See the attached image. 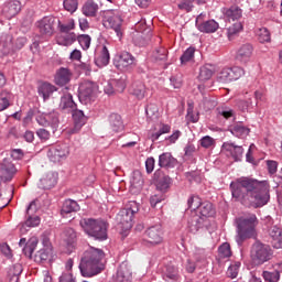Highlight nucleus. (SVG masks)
Listing matches in <instances>:
<instances>
[{"label": "nucleus", "instance_id": "nucleus-1", "mask_svg": "<svg viewBox=\"0 0 282 282\" xmlns=\"http://www.w3.org/2000/svg\"><path fill=\"white\" fill-rule=\"evenodd\" d=\"M232 198L243 206L261 208L270 202V183L241 177L230 183Z\"/></svg>", "mask_w": 282, "mask_h": 282}, {"label": "nucleus", "instance_id": "nucleus-2", "mask_svg": "<svg viewBox=\"0 0 282 282\" xmlns=\"http://www.w3.org/2000/svg\"><path fill=\"white\" fill-rule=\"evenodd\" d=\"M102 259H105V251L89 247L80 259L79 270L82 276L91 278L100 274L105 270V264L101 262Z\"/></svg>", "mask_w": 282, "mask_h": 282}, {"label": "nucleus", "instance_id": "nucleus-3", "mask_svg": "<svg viewBox=\"0 0 282 282\" xmlns=\"http://www.w3.org/2000/svg\"><path fill=\"white\" fill-rule=\"evenodd\" d=\"M237 236L236 242L238 246L245 242L246 239H252L257 237V226H259V219L257 215L249 214L236 219Z\"/></svg>", "mask_w": 282, "mask_h": 282}, {"label": "nucleus", "instance_id": "nucleus-4", "mask_svg": "<svg viewBox=\"0 0 282 282\" xmlns=\"http://www.w3.org/2000/svg\"><path fill=\"white\" fill-rule=\"evenodd\" d=\"M79 225L88 237H93L96 241H107V230H109V224L107 221L95 218H83Z\"/></svg>", "mask_w": 282, "mask_h": 282}, {"label": "nucleus", "instance_id": "nucleus-5", "mask_svg": "<svg viewBox=\"0 0 282 282\" xmlns=\"http://www.w3.org/2000/svg\"><path fill=\"white\" fill-rule=\"evenodd\" d=\"M140 210V205L135 200L129 202L126 208L117 215V221L123 230L133 228V216Z\"/></svg>", "mask_w": 282, "mask_h": 282}, {"label": "nucleus", "instance_id": "nucleus-6", "mask_svg": "<svg viewBox=\"0 0 282 282\" xmlns=\"http://www.w3.org/2000/svg\"><path fill=\"white\" fill-rule=\"evenodd\" d=\"M96 96H98V84L84 80L80 83L78 88V98L82 105H89L96 100Z\"/></svg>", "mask_w": 282, "mask_h": 282}, {"label": "nucleus", "instance_id": "nucleus-7", "mask_svg": "<svg viewBox=\"0 0 282 282\" xmlns=\"http://www.w3.org/2000/svg\"><path fill=\"white\" fill-rule=\"evenodd\" d=\"M272 248L270 245L262 243L261 241H256L251 248V258L254 263L258 265H263V263L270 261L272 259Z\"/></svg>", "mask_w": 282, "mask_h": 282}, {"label": "nucleus", "instance_id": "nucleus-8", "mask_svg": "<svg viewBox=\"0 0 282 282\" xmlns=\"http://www.w3.org/2000/svg\"><path fill=\"white\" fill-rule=\"evenodd\" d=\"M162 235V225H154L145 230L143 241L148 246H160L164 239Z\"/></svg>", "mask_w": 282, "mask_h": 282}, {"label": "nucleus", "instance_id": "nucleus-9", "mask_svg": "<svg viewBox=\"0 0 282 282\" xmlns=\"http://www.w3.org/2000/svg\"><path fill=\"white\" fill-rule=\"evenodd\" d=\"M113 65L115 67H117V69H120L121 72H127V69H131V67H134L135 57L129 52H122L115 57Z\"/></svg>", "mask_w": 282, "mask_h": 282}, {"label": "nucleus", "instance_id": "nucleus-10", "mask_svg": "<svg viewBox=\"0 0 282 282\" xmlns=\"http://www.w3.org/2000/svg\"><path fill=\"white\" fill-rule=\"evenodd\" d=\"M56 19L52 15L44 17L36 22V28L42 36H52L54 34V23Z\"/></svg>", "mask_w": 282, "mask_h": 282}, {"label": "nucleus", "instance_id": "nucleus-11", "mask_svg": "<svg viewBox=\"0 0 282 282\" xmlns=\"http://www.w3.org/2000/svg\"><path fill=\"white\" fill-rule=\"evenodd\" d=\"M196 28L205 34H213L219 30V23L215 20L202 21V14L196 18Z\"/></svg>", "mask_w": 282, "mask_h": 282}, {"label": "nucleus", "instance_id": "nucleus-12", "mask_svg": "<svg viewBox=\"0 0 282 282\" xmlns=\"http://www.w3.org/2000/svg\"><path fill=\"white\" fill-rule=\"evenodd\" d=\"M21 12V2L19 0H13L10 2H6L2 6V14L6 19H14L17 14Z\"/></svg>", "mask_w": 282, "mask_h": 282}, {"label": "nucleus", "instance_id": "nucleus-13", "mask_svg": "<svg viewBox=\"0 0 282 282\" xmlns=\"http://www.w3.org/2000/svg\"><path fill=\"white\" fill-rule=\"evenodd\" d=\"M58 182V174L54 172L46 173L43 177L40 178L37 186L43 191H50L56 186Z\"/></svg>", "mask_w": 282, "mask_h": 282}, {"label": "nucleus", "instance_id": "nucleus-14", "mask_svg": "<svg viewBox=\"0 0 282 282\" xmlns=\"http://www.w3.org/2000/svg\"><path fill=\"white\" fill-rule=\"evenodd\" d=\"M0 173L3 182H10L17 173V167H14V164H12L8 159H4L0 164Z\"/></svg>", "mask_w": 282, "mask_h": 282}, {"label": "nucleus", "instance_id": "nucleus-15", "mask_svg": "<svg viewBox=\"0 0 282 282\" xmlns=\"http://www.w3.org/2000/svg\"><path fill=\"white\" fill-rule=\"evenodd\" d=\"M67 155H69V148L67 145H58L47 152L51 162H61L62 158H67Z\"/></svg>", "mask_w": 282, "mask_h": 282}, {"label": "nucleus", "instance_id": "nucleus-16", "mask_svg": "<svg viewBox=\"0 0 282 282\" xmlns=\"http://www.w3.org/2000/svg\"><path fill=\"white\" fill-rule=\"evenodd\" d=\"M223 149L224 151L230 153L236 162H239L241 158H243V148L241 145H236L231 142H225L223 144Z\"/></svg>", "mask_w": 282, "mask_h": 282}, {"label": "nucleus", "instance_id": "nucleus-17", "mask_svg": "<svg viewBox=\"0 0 282 282\" xmlns=\"http://www.w3.org/2000/svg\"><path fill=\"white\" fill-rule=\"evenodd\" d=\"M252 52H254V48L251 44H242L237 52L236 58L240 63H248L252 58Z\"/></svg>", "mask_w": 282, "mask_h": 282}, {"label": "nucleus", "instance_id": "nucleus-18", "mask_svg": "<svg viewBox=\"0 0 282 282\" xmlns=\"http://www.w3.org/2000/svg\"><path fill=\"white\" fill-rule=\"evenodd\" d=\"M73 120H74V130L73 133H76V131H80V128L85 127L87 123V116H85V112L80 109L75 108L72 112Z\"/></svg>", "mask_w": 282, "mask_h": 282}, {"label": "nucleus", "instance_id": "nucleus-19", "mask_svg": "<svg viewBox=\"0 0 282 282\" xmlns=\"http://www.w3.org/2000/svg\"><path fill=\"white\" fill-rule=\"evenodd\" d=\"M159 166L161 169H175L177 166V159L173 158L171 152H164L159 156Z\"/></svg>", "mask_w": 282, "mask_h": 282}, {"label": "nucleus", "instance_id": "nucleus-20", "mask_svg": "<svg viewBox=\"0 0 282 282\" xmlns=\"http://www.w3.org/2000/svg\"><path fill=\"white\" fill-rule=\"evenodd\" d=\"M228 131H230V133L236 138H241V139L248 138V135L250 134V129L241 122H237L229 126Z\"/></svg>", "mask_w": 282, "mask_h": 282}, {"label": "nucleus", "instance_id": "nucleus-21", "mask_svg": "<svg viewBox=\"0 0 282 282\" xmlns=\"http://www.w3.org/2000/svg\"><path fill=\"white\" fill-rule=\"evenodd\" d=\"M69 80H72V72L68 68L61 67L55 74V83L59 87H65Z\"/></svg>", "mask_w": 282, "mask_h": 282}, {"label": "nucleus", "instance_id": "nucleus-22", "mask_svg": "<svg viewBox=\"0 0 282 282\" xmlns=\"http://www.w3.org/2000/svg\"><path fill=\"white\" fill-rule=\"evenodd\" d=\"M59 109L66 113H72L76 109V102L72 94H66L61 98Z\"/></svg>", "mask_w": 282, "mask_h": 282}, {"label": "nucleus", "instance_id": "nucleus-23", "mask_svg": "<svg viewBox=\"0 0 282 282\" xmlns=\"http://www.w3.org/2000/svg\"><path fill=\"white\" fill-rule=\"evenodd\" d=\"M269 236L271 237V243L273 248H282V229L279 226H272L269 229Z\"/></svg>", "mask_w": 282, "mask_h": 282}, {"label": "nucleus", "instance_id": "nucleus-24", "mask_svg": "<svg viewBox=\"0 0 282 282\" xmlns=\"http://www.w3.org/2000/svg\"><path fill=\"white\" fill-rule=\"evenodd\" d=\"M130 94L138 98V100H142L147 96V86L141 80H137L131 85Z\"/></svg>", "mask_w": 282, "mask_h": 282}, {"label": "nucleus", "instance_id": "nucleus-25", "mask_svg": "<svg viewBox=\"0 0 282 282\" xmlns=\"http://www.w3.org/2000/svg\"><path fill=\"white\" fill-rule=\"evenodd\" d=\"M33 214H26V220L20 224V232L25 235L28 228H36L41 224V218L39 216H32Z\"/></svg>", "mask_w": 282, "mask_h": 282}, {"label": "nucleus", "instance_id": "nucleus-26", "mask_svg": "<svg viewBox=\"0 0 282 282\" xmlns=\"http://www.w3.org/2000/svg\"><path fill=\"white\" fill-rule=\"evenodd\" d=\"M163 279L166 282L180 281V270L173 264L166 265L163 271Z\"/></svg>", "mask_w": 282, "mask_h": 282}, {"label": "nucleus", "instance_id": "nucleus-27", "mask_svg": "<svg viewBox=\"0 0 282 282\" xmlns=\"http://www.w3.org/2000/svg\"><path fill=\"white\" fill-rule=\"evenodd\" d=\"M130 184L131 193H140V191H142V186H144V180L142 178V174L140 172H133Z\"/></svg>", "mask_w": 282, "mask_h": 282}, {"label": "nucleus", "instance_id": "nucleus-28", "mask_svg": "<svg viewBox=\"0 0 282 282\" xmlns=\"http://www.w3.org/2000/svg\"><path fill=\"white\" fill-rule=\"evenodd\" d=\"M109 127L112 133H120L124 129V123H122V117L118 113H112L109 116Z\"/></svg>", "mask_w": 282, "mask_h": 282}, {"label": "nucleus", "instance_id": "nucleus-29", "mask_svg": "<svg viewBox=\"0 0 282 282\" xmlns=\"http://www.w3.org/2000/svg\"><path fill=\"white\" fill-rule=\"evenodd\" d=\"M206 226V218L199 216V215H194L192 218L188 220V228L189 231L195 235L196 232L199 231V229Z\"/></svg>", "mask_w": 282, "mask_h": 282}, {"label": "nucleus", "instance_id": "nucleus-30", "mask_svg": "<svg viewBox=\"0 0 282 282\" xmlns=\"http://www.w3.org/2000/svg\"><path fill=\"white\" fill-rule=\"evenodd\" d=\"M117 282H131V269L126 262L121 263L118 268Z\"/></svg>", "mask_w": 282, "mask_h": 282}, {"label": "nucleus", "instance_id": "nucleus-31", "mask_svg": "<svg viewBox=\"0 0 282 282\" xmlns=\"http://www.w3.org/2000/svg\"><path fill=\"white\" fill-rule=\"evenodd\" d=\"M76 33H58L56 37L57 45H63L64 47H69L73 43H76Z\"/></svg>", "mask_w": 282, "mask_h": 282}, {"label": "nucleus", "instance_id": "nucleus-32", "mask_svg": "<svg viewBox=\"0 0 282 282\" xmlns=\"http://www.w3.org/2000/svg\"><path fill=\"white\" fill-rule=\"evenodd\" d=\"M221 12L227 21H239L242 14L239 7L224 8Z\"/></svg>", "mask_w": 282, "mask_h": 282}, {"label": "nucleus", "instance_id": "nucleus-33", "mask_svg": "<svg viewBox=\"0 0 282 282\" xmlns=\"http://www.w3.org/2000/svg\"><path fill=\"white\" fill-rule=\"evenodd\" d=\"M54 91H57L56 86L50 84V83H43L42 85L39 86L37 88V94L39 96L43 97V100H50L52 94Z\"/></svg>", "mask_w": 282, "mask_h": 282}, {"label": "nucleus", "instance_id": "nucleus-34", "mask_svg": "<svg viewBox=\"0 0 282 282\" xmlns=\"http://www.w3.org/2000/svg\"><path fill=\"white\" fill-rule=\"evenodd\" d=\"M34 261L35 263H50L52 261V249L46 248L37 251L34 256Z\"/></svg>", "mask_w": 282, "mask_h": 282}, {"label": "nucleus", "instance_id": "nucleus-35", "mask_svg": "<svg viewBox=\"0 0 282 282\" xmlns=\"http://www.w3.org/2000/svg\"><path fill=\"white\" fill-rule=\"evenodd\" d=\"M80 206L74 199H66L62 206V215H69V213H78Z\"/></svg>", "mask_w": 282, "mask_h": 282}, {"label": "nucleus", "instance_id": "nucleus-36", "mask_svg": "<svg viewBox=\"0 0 282 282\" xmlns=\"http://www.w3.org/2000/svg\"><path fill=\"white\" fill-rule=\"evenodd\" d=\"M62 239L68 248H74L76 243V231L72 228H66L62 234Z\"/></svg>", "mask_w": 282, "mask_h": 282}, {"label": "nucleus", "instance_id": "nucleus-37", "mask_svg": "<svg viewBox=\"0 0 282 282\" xmlns=\"http://www.w3.org/2000/svg\"><path fill=\"white\" fill-rule=\"evenodd\" d=\"M215 74V66L207 64L200 67L198 79L202 82L210 80Z\"/></svg>", "mask_w": 282, "mask_h": 282}, {"label": "nucleus", "instance_id": "nucleus-38", "mask_svg": "<svg viewBox=\"0 0 282 282\" xmlns=\"http://www.w3.org/2000/svg\"><path fill=\"white\" fill-rule=\"evenodd\" d=\"M110 28L116 32L118 39H122V19L115 15L108 20Z\"/></svg>", "mask_w": 282, "mask_h": 282}, {"label": "nucleus", "instance_id": "nucleus-39", "mask_svg": "<svg viewBox=\"0 0 282 282\" xmlns=\"http://www.w3.org/2000/svg\"><path fill=\"white\" fill-rule=\"evenodd\" d=\"M98 10V3L94 2V0H87L83 7V14L85 17H96Z\"/></svg>", "mask_w": 282, "mask_h": 282}, {"label": "nucleus", "instance_id": "nucleus-40", "mask_svg": "<svg viewBox=\"0 0 282 282\" xmlns=\"http://www.w3.org/2000/svg\"><path fill=\"white\" fill-rule=\"evenodd\" d=\"M110 55H109V48H107L105 45L101 48V54L100 56L95 61L96 65L98 67H106V65H109L110 61Z\"/></svg>", "mask_w": 282, "mask_h": 282}, {"label": "nucleus", "instance_id": "nucleus-41", "mask_svg": "<svg viewBox=\"0 0 282 282\" xmlns=\"http://www.w3.org/2000/svg\"><path fill=\"white\" fill-rule=\"evenodd\" d=\"M199 214H200V217L205 219V221L207 217H213V215H215L213 203H208V202L202 203L199 208Z\"/></svg>", "mask_w": 282, "mask_h": 282}, {"label": "nucleus", "instance_id": "nucleus-42", "mask_svg": "<svg viewBox=\"0 0 282 282\" xmlns=\"http://www.w3.org/2000/svg\"><path fill=\"white\" fill-rule=\"evenodd\" d=\"M241 30H243V24H241V22H236L229 26L227 29V36L229 41H232V39H235V36H237Z\"/></svg>", "mask_w": 282, "mask_h": 282}, {"label": "nucleus", "instance_id": "nucleus-43", "mask_svg": "<svg viewBox=\"0 0 282 282\" xmlns=\"http://www.w3.org/2000/svg\"><path fill=\"white\" fill-rule=\"evenodd\" d=\"M39 245V240L36 238H31L26 246L23 248V252L26 257H32L34 250H36V246Z\"/></svg>", "mask_w": 282, "mask_h": 282}, {"label": "nucleus", "instance_id": "nucleus-44", "mask_svg": "<svg viewBox=\"0 0 282 282\" xmlns=\"http://www.w3.org/2000/svg\"><path fill=\"white\" fill-rule=\"evenodd\" d=\"M257 36L260 43H270L271 41L270 31L267 28L259 29Z\"/></svg>", "mask_w": 282, "mask_h": 282}, {"label": "nucleus", "instance_id": "nucleus-45", "mask_svg": "<svg viewBox=\"0 0 282 282\" xmlns=\"http://www.w3.org/2000/svg\"><path fill=\"white\" fill-rule=\"evenodd\" d=\"M262 276H263L264 281H268V282H276V281H279V280L281 279V273H279L278 270L272 271V272H270V271H264V272L262 273Z\"/></svg>", "mask_w": 282, "mask_h": 282}, {"label": "nucleus", "instance_id": "nucleus-46", "mask_svg": "<svg viewBox=\"0 0 282 282\" xmlns=\"http://www.w3.org/2000/svg\"><path fill=\"white\" fill-rule=\"evenodd\" d=\"M48 118V127H52L53 132L58 129L59 120H58V112L53 111L51 113H47Z\"/></svg>", "mask_w": 282, "mask_h": 282}, {"label": "nucleus", "instance_id": "nucleus-47", "mask_svg": "<svg viewBox=\"0 0 282 282\" xmlns=\"http://www.w3.org/2000/svg\"><path fill=\"white\" fill-rule=\"evenodd\" d=\"M171 186V177L164 175L162 176L158 183L156 188L161 192L167 191V188Z\"/></svg>", "mask_w": 282, "mask_h": 282}, {"label": "nucleus", "instance_id": "nucleus-48", "mask_svg": "<svg viewBox=\"0 0 282 282\" xmlns=\"http://www.w3.org/2000/svg\"><path fill=\"white\" fill-rule=\"evenodd\" d=\"M195 57V47H188L183 55L181 56V63L184 65L185 63H188L193 61Z\"/></svg>", "mask_w": 282, "mask_h": 282}, {"label": "nucleus", "instance_id": "nucleus-49", "mask_svg": "<svg viewBox=\"0 0 282 282\" xmlns=\"http://www.w3.org/2000/svg\"><path fill=\"white\" fill-rule=\"evenodd\" d=\"M187 206L192 210H199L202 208V199L198 196H192L187 200Z\"/></svg>", "mask_w": 282, "mask_h": 282}, {"label": "nucleus", "instance_id": "nucleus-50", "mask_svg": "<svg viewBox=\"0 0 282 282\" xmlns=\"http://www.w3.org/2000/svg\"><path fill=\"white\" fill-rule=\"evenodd\" d=\"M77 41L83 50H87L91 45V36L87 34L77 36Z\"/></svg>", "mask_w": 282, "mask_h": 282}, {"label": "nucleus", "instance_id": "nucleus-51", "mask_svg": "<svg viewBox=\"0 0 282 282\" xmlns=\"http://www.w3.org/2000/svg\"><path fill=\"white\" fill-rule=\"evenodd\" d=\"M112 87H115V91H118L119 94H122L124 89H127V82L121 78V79H112Z\"/></svg>", "mask_w": 282, "mask_h": 282}, {"label": "nucleus", "instance_id": "nucleus-52", "mask_svg": "<svg viewBox=\"0 0 282 282\" xmlns=\"http://www.w3.org/2000/svg\"><path fill=\"white\" fill-rule=\"evenodd\" d=\"M218 80L219 83H230L231 80V74L230 68H223L220 73L218 74Z\"/></svg>", "mask_w": 282, "mask_h": 282}, {"label": "nucleus", "instance_id": "nucleus-53", "mask_svg": "<svg viewBox=\"0 0 282 282\" xmlns=\"http://www.w3.org/2000/svg\"><path fill=\"white\" fill-rule=\"evenodd\" d=\"M240 268H241V262H235L234 264L229 265L227 270L228 276H230L231 279H237Z\"/></svg>", "mask_w": 282, "mask_h": 282}, {"label": "nucleus", "instance_id": "nucleus-54", "mask_svg": "<svg viewBox=\"0 0 282 282\" xmlns=\"http://www.w3.org/2000/svg\"><path fill=\"white\" fill-rule=\"evenodd\" d=\"M229 69H230V74H231V80H239L241 78V76H243L246 74L243 68H241L239 66H234Z\"/></svg>", "mask_w": 282, "mask_h": 282}, {"label": "nucleus", "instance_id": "nucleus-55", "mask_svg": "<svg viewBox=\"0 0 282 282\" xmlns=\"http://www.w3.org/2000/svg\"><path fill=\"white\" fill-rule=\"evenodd\" d=\"M177 8L178 10H185L186 12H191L193 10V3L195 0H177Z\"/></svg>", "mask_w": 282, "mask_h": 282}, {"label": "nucleus", "instance_id": "nucleus-56", "mask_svg": "<svg viewBox=\"0 0 282 282\" xmlns=\"http://www.w3.org/2000/svg\"><path fill=\"white\" fill-rule=\"evenodd\" d=\"M219 257H221V259H227L228 257H230L232 254V252L230 251V245L228 242L223 243L219 249Z\"/></svg>", "mask_w": 282, "mask_h": 282}, {"label": "nucleus", "instance_id": "nucleus-57", "mask_svg": "<svg viewBox=\"0 0 282 282\" xmlns=\"http://www.w3.org/2000/svg\"><path fill=\"white\" fill-rule=\"evenodd\" d=\"M58 28H59V34H74L72 30H74L76 25L74 24V22H69L66 24H58Z\"/></svg>", "mask_w": 282, "mask_h": 282}, {"label": "nucleus", "instance_id": "nucleus-58", "mask_svg": "<svg viewBox=\"0 0 282 282\" xmlns=\"http://www.w3.org/2000/svg\"><path fill=\"white\" fill-rule=\"evenodd\" d=\"M64 8L67 12H76L78 10V0H64Z\"/></svg>", "mask_w": 282, "mask_h": 282}, {"label": "nucleus", "instance_id": "nucleus-59", "mask_svg": "<svg viewBox=\"0 0 282 282\" xmlns=\"http://www.w3.org/2000/svg\"><path fill=\"white\" fill-rule=\"evenodd\" d=\"M145 113L148 118H158V106L155 104H150L145 108Z\"/></svg>", "mask_w": 282, "mask_h": 282}, {"label": "nucleus", "instance_id": "nucleus-60", "mask_svg": "<svg viewBox=\"0 0 282 282\" xmlns=\"http://www.w3.org/2000/svg\"><path fill=\"white\" fill-rule=\"evenodd\" d=\"M218 113L219 116H223V118H226V120L235 117V110L230 108H220L218 109Z\"/></svg>", "mask_w": 282, "mask_h": 282}, {"label": "nucleus", "instance_id": "nucleus-61", "mask_svg": "<svg viewBox=\"0 0 282 282\" xmlns=\"http://www.w3.org/2000/svg\"><path fill=\"white\" fill-rule=\"evenodd\" d=\"M215 144V139H213L212 137H203L200 139V147H203L204 149H210V147H213Z\"/></svg>", "mask_w": 282, "mask_h": 282}, {"label": "nucleus", "instance_id": "nucleus-62", "mask_svg": "<svg viewBox=\"0 0 282 282\" xmlns=\"http://www.w3.org/2000/svg\"><path fill=\"white\" fill-rule=\"evenodd\" d=\"M36 135L42 140V142H47L50 140V131L45 130L44 128H40L36 130Z\"/></svg>", "mask_w": 282, "mask_h": 282}, {"label": "nucleus", "instance_id": "nucleus-63", "mask_svg": "<svg viewBox=\"0 0 282 282\" xmlns=\"http://www.w3.org/2000/svg\"><path fill=\"white\" fill-rule=\"evenodd\" d=\"M166 54H167L166 48L164 47L156 48L154 53V58H156V61H166Z\"/></svg>", "mask_w": 282, "mask_h": 282}, {"label": "nucleus", "instance_id": "nucleus-64", "mask_svg": "<svg viewBox=\"0 0 282 282\" xmlns=\"http://www.w3.org/2000/svg\"><path fill=\"white\" fill-rule=\"evenodd\" d=\"M161 202H164L163 194H155L150 197V204H151L152 208H155V206H158V204H160Z\"/></svg>", "mask_w": 282, "mask_h": 282}]
</instances>
